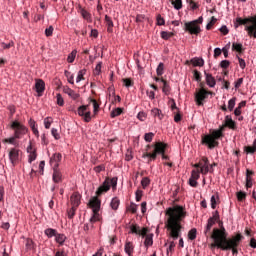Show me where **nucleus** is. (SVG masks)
Returning a JSON list of instances; mask_svg holds the SVG:
<instances>
[{
    "label": "nucleus",
    "instance_id": "f257e3e1",
    "mask_svg": "<svg viewBox=\"0 0 256 256\" xmlns=\"http://www.w3.org/2000/svg\"><path fill=\"white\" fill-rule=\"evenodd\" d=\"M229 234L225 227H223V222H221L220 228H214L211 235L213 243L210 245L211 249H221V251H232L233 255L239 254V245L243 241L244 237L241 233L228 238Z\"/></svg>",
    "mask_w": 256,
    "mask_h": 256
},
{
    "label": "nucleus",
    "instance_id": "f03ea898",
    "mask_svg": "<svg viewBox=\"0 0 256 256\" xmlns=\"http://www.w3.org/2000/svg\"><path fill=\"white\" fill-rule=\"evenodd\" d=\"M165 214L168 216L165 222V227L169 232L168 237L173 239V241H177V239L181 238V230L183 229L181 221L187 217V212L183 206L176 205L169 207Z\"/></svg>",
    "mask_w": 256,
    "mask_h": 256
},
{
    "label": "nucleus",
    "instance_id": "7ed1b4c3",
    "mask_svg": "<svg viewBox=\"0 0 256 256\" xmlns=\"http://www.w3.org/2000/svg\"><path fill=\"white\" fill-rule=\"evenodd\" d=\"M225 127H229V129H236L235 121H233L231 116L225 117V125H223L220 129L214 130L211 134L203 135L201 144L206 145L208 149H215V147L219 145L217 139H221V137H223Z\"/></svg>",
    "mask_w": 256,
    "mask_h": 256
},
{
    "label": "nucleus",
    "instance_id": "20e7f679",
    "mask_svg": "<svg viewBox=\"0 0 256 256\" xmlns=\"http://www.w3.org/2000/svg\"><path fill=\"white\" fill-rule=\"evenodd\" d=\"M239 25H245L244 30L247 32V35L252 39H256V16H251L248 18H236L235 27H239Z\"/></svg>",
    "mask_w": 256,
    "mask_h": 256
},
{
    "label": "nucleus",
    "instance_id": "39448f33",
    "mask_svg": "<svg viewBox=\"0 0 256 256\" xmlns=\"http://www.w3.org/2000/svg\"><path fill=\"white\" fill-rule=\"evenodd\" d=\"M10 129L14 131V136L17 139H23L24 135H27L29 129L19 121H12Z\"/></svg>",
    "mask_w": 256,
    "mask_h": 256
},
{
    "label": "nucleus",
    "instance_id": "423d86ee",
    "mask_svg": "<svg viewBox=\"0 0 256 256\" xmlns=\"http://www.w3.org/2000/svg\"><path fill=\"white\" fill-rule=\"evenodd\" d=\"M167 150V144L163 142H156L154 144L153 152H145L144 157H151V159H157V155H163Z\"/></svg>",
    "mask_w": 256,
    "mask_h": 256
},
{
    "label": "nucleus",
    "instance_id": "0eeeda50",
    "mask_svg": "<svg viewBox=\"0 0 256 256\" xmlns=\"http://www.w3.org/2000/svg\"><path fill=\"white\" fill-rule=\"evenodd\" d=\"M184 31L190 33V35H199L201 33V27L196 25L195 22H185Z\"/></svg>",
    "mask_w": 256,
    "mask_h": 256
},
{
    "label": "nucleus",
    "instance_id": "6e6552de",
    "mask_svg": "<svg viewBox=\"0 0 256 256\" xmlns=\"http://www.w3.org/2000/svg\"><path fill=\"white\" fill-rule=\"evenodd\" d=\"M201 89L195 93V102L198 107H202L203 101L207 99V90L200 84Z\"/></svg>",
    "mask_w": 256,
    "mask_h": 256
},
{
    "label": "nucleus",
    "instance_id": "1a4fd4ad",
    "mask_svg": "<svg viewBox=\"0 0 256 256\" xmlns=\"http://www.w3.org/2000/svg\"><path fill=\"white\" fill-rule=\"evenodd\" d=\"M21 153V150L17 148H11L8 153L9 161L15 167L17 163H19V155Z\"/></svg>",
    "mask_w": 256,
    "mask_h": 256
},
{
    "label": "nucleus",
    "instance_id": "9d476101",
    "mask_svg": "<svg viewBox=\"0 0 256 256\" xmlns=\"http://www.w3.org/2000/svg\"><path fill=\"white\" fill-rule=\"evenodd\" d=\"M111 189V185H109V178H106L103 184L98 187L96 191V196L101 197V195H105Z\"/></svg>",
    "mask_w": 256,
    "mask_h": 256
},
{
    "label": "nucleus",
    "instance_id": "9b49d317",
    "mask_svg": "<svg viewBox=\"0 0 256 256\" xmlns=\"http://www.w3.org/2000/svg\"><path fill=\"white\" fill-rule=\"evenodd\" d=\"M200 173H202V175H207L208 172L210 171L209 168V159H207V157H203L200 160Z\"/></svg>",
    "mask_w": 256,
    "mask_h": 256
},
{
    "label": "nucleus",
    "instance_id": "f8f14e48",
    "mask_svg": "<svg viewBox=\"0 0 256 256\" xmlns=\"http://www.w3.org/2000/svg\"><path fill=\"white\" fill-rule=\"evenodd\" d=\"M90 207L92 208L93 212H99L101 209V200H99V196L93 197L90 202Z\"/></svg>",
    "mask_w": 256,
    "mask_h": 256
},
{
    "label": "nucleus",
    "instance_id": "ddd939ff",
    "mask_svg": "<svg viewBox=\"0 0 256 256\" xmlns=\"http://www.w3.org/2000/svg\"><path fill=\"white\" fill-rule=\"evenodd\" d=\"M70 203L72 207L78 208L81 205V194L79 192H74L70 197Z\"/></svg>",
    "mask_w": 256,
    "mask_h": 256
},
{
    "label": "nucleus",
    "instance_id": "4468645a",
    "mask_svg": "<svg viewBox=\"0 0 256 256\" xmlns=\"http://www.w3.org/2000/svg\"><path fill=\"white\" fill-rule=\"evenodd\" d=\"M63 156L61 153H55L51 158H50V164L53 165L54 169H57L59 167V163Z\"/></svg>",
    "mask_w": 256,
    "mask_h": 256
},
{
    "label": "nucleus",
    "instance_id": "2eb2a0df",
    "mask_svg": "<svg viewBox=\"0 0 256 256\" xmlns=\"http://www.w3.org/2000/svg\"><path fill=\"white\" fill-rule=\"evenodd\" d=\"M213 225H215V223H213V220H208L207 221V225L204 229L205 237H207V238L210 237V239H211V236L213 235V231L211 232V229L213 228Z\"/></svg>",
    "mask_w": 256,
    "mask_h": 256
},
{
    "label": "nucleus",
    "instance_id": "dca6fc26",
    "mask_svg": "<svg viewBox=\"0 0 256 256\" xmlns=\"http://www.w3.org/2000/svg\"><path fill=\"white\" fill-rule=\"evenodd\" d=\"M63 92L66 93V95L70 96L71 99H73L74 101H76V99H79V93H76L73 89L67 86L63 88Z\"/></svg>",
    "mask_w": 256,
    "mask_h": 256
},
{
    "label": "nucleus",
    "instance_id": "f3484780",
    "mask_svg": "<svg viewBox=\"0 0 256 256\" xmlns=\"http://www.w3.org/2000/svg\"><path fill=\"white\" fill-rule=\"evenodd\" d=\"M204 75L206 77V83L207 85H209L210 87H215V85H217V81L215 80V77H213L212 74H209L207 72H204Z\"/></svg>",
    "mask_w": 256,
    "mask_h": 256
},
{
    "label": "nucleus",
    "instance_id": "a211bd4d",
    "mask_svg": "<svg viewBox=\"0 0 256 256\" xmlns=\"http://www.w3.org/2000/svg\"><path fill=\"white\" fill-rule=\"evenodd\" d=\"M35 89H36V92L41 95V93L45 91V82L42 79L36 80Z\"/></svg>",
    "mask_w": 256,
    "mask_h": 256
},
{
    "label": "nucleus",
    "instance_id": "6ab92c4d",
    "mask_svg": "<svg viewBox=\"0 0 256 256\" xmlns=\"http://www.w3.org/2000/svg\"><path fill=\"white\" fill-rule=\"evenodd\" d=\"M52 179L54 183H61V181H63V175L57 168H54Z\"/></svg>",
    "mask_w": 256,
    "mask_h": 256
},
{
    "label": "nucleus",
    "instance_id": "aec40b11",
    "mask_svg": "<svg viewBox=\"0 0 256 256\" xmlns=\"http://www.w3.org/2000/svg\"><path fill=\"white\" fill-rule=\"evenodd\" d=\"M124 251L129 256L133 255V251H135V246L133 245V242H126L124 246Z\"/></svg>",
    "mask_w": 256,
    "mask_h": 256
},
{
    "label": "nucleus",
    "instance_id": "412c9836",
    "mask_svg": "<svg viewBox=\"0 0 256 256\" xmlns=\"http://www.w3.org/2000/svg\"><path fill=\"white\" fill-rule=\"evenodd\" d=\"M190 63H192L194 67H203V65H205V60L195 57L190 60Z\"/></svg>",
    "mask_w": 256,
    "mask_h": 256
},
{
    "label": "nucleus",
    "instance_id": "4be33fe9",
    "mask_svg": "<svg viewBox=\"0 0 256 256\" xmlns=\"http://www.w3.org/2000/svg\"><path fill=\"white\" fill-rule=\"evenodd\" d=\"M79 13H80L81 16L83 17V19H85L86 21H88V23H91V21H92V19H91V13H89L85 8L80 7Z\"/></svg>",
    "mask_w": 256,
    "mask_h": 256
},
{
    "label": "nucleus",
    "instance_id": "5701e85b",
    "mask_svg": "<svg viewBox=\"0 0 256 256\" xmlns=\"http://www.w3.org/2000/svg\"><path fill=\"white\" fill-rule=\"evenodd\" d=\"M151 115L152 117H157L160 121L163 119L164 115H163V111H161V109L159 108H153L151 110Z\"/></svg>",
    "mask_w": 256,
    "mask_h": 256
},
{
    "label": "nucleus",
    "instance_id": "b1692460",
    "mask_svg": "<svg viewBox=\"0 0 256 256\" xmlns=\"http://www.w3.org/2000/svg\"><path fill=\"white\" fill-rule=\"evenodd\" d=\"M105 22H106L108 33H113L114 24H113V20L111 19V17L106 15L105 16Z\"/></svg>",
    "mask_w": 256,
    "mask_h": 256
},
{
    "label": "nucleus",
    "instance_id": "393cba45",
    "mask_svg": "<svg viewBox=\"0 0 256 256\" xmlns=\"http://www.w3.org/2000/svg\"><path fill=\"white\" fill-rule=\"evenodd\" d=\"M119 205H121V201L119 200V198L114 197L110 203L111 209H113L114 211H117V209H119Z\"/></svg>",
    "mask_w": 256,
    "mask_h": 256
},
{
    "label": "nucleus",
    "instance_id": "a878e982",
    "mask_svg": "<svg viewBox=\"0 0 256 256\" xmlns=\"http://www.w3.org/2000/svg\"><path fill=\"white\" fill-rule=\"evenodd\" d=\"M160 36H161V39H164V41H169V39H171V37H175V33L162 31V32H160Z\"/></svg>",
    "mask_w": 256,
    "mask_h": 256
},
{
    "label": "nucleus",
    "instance_id": "bb28decb",
    "mask_svg": "<svg viewBox=\"0 0 256 256\" xmlns=\"http://www.w3.org/2000/svg\"><path fill=\"white\" fill-rule=\"evenodd\" d=\"M57 230L53 228H47L44 231V234L48 237V239H51V237H56L57 236Z\"/></svg>",
    "mask_w": 256,
    "mask_h": 256
},
{
    "label": "nucleus",
    "instance_id": "cd10ccee",
    "mask_svg": "<svg viewBox=\"0 0 256 256\" xmlns=\"http://www.w3.org/2000/svg\"><path fill=\"white\" fill-rule=\"evenodd\" d=\"M66 240H67V236H65V234L57 233L55 236V241L56 243H59V245H63Z\"/></svg>",
    "mask_w": 256,
    "mask_h": 256
},
{
    "label": "nucleus",
    "instance_id": "c85d7f7f",
    "mask_svg": "<svg viewBox=\"0 0 256 256\" xmlns=\"http://www.w3.org/2000/svg\"><path fill=\"white\" fill-rule=\"evenodd\" d=\"M170 2H171V5H173L174 9H176V11L183 9V1L182 0H170Z\"/></svg>",
    "mask_w": 256,
    "mask_h": 256
},
{
    "label": "nucleus",
    "instance_id": "c756f323",
    "mask_svg": "<svg viewBox=\"0 0 256 256\" xmlns=\"http://www.w3.org/2000/svg\"><path fill=\"white\" fill-rule=\"evenodd\" d=\"M161 82L163 83V93H165V95H169V93H171V87L169 86V83L166 82V80L163 78L161 79Z\"/></svg>",
    "mask_w": 256,
    "mask_h": 256
},
{
    "label": "nucleus",
    "instance_id": "7c9ffc66",
    "mask_svg": "<svg viewBox=\"0 0 256 256\" xmlns=\"http://www.w3.org/2000/svg\"><path fill=\"white\" fill-rule=\"evenodd\" d=\"M87 73V69H82L78 72L76 83H81V81H85V74Z\"/></svg>",
    "mask_w": 256,
    "mask_h": 256
},
{
    "label": "nucleus",
    "instance_id": "2f4dec72",
    "mask_svg": "<svg viewBox=\"0 0 256 256\" xmlns=\"http://www.w3.org/2000/svg\"><path fill=\"white\" fill-rule=\"evenodd\" d=\"M232 51H237V53H243V44L241 43H232Z\"/></svg>",
    "mask_w": 256,
    "mask_h": 256
},
{
    "label": "nucleus",
    "instance_id": "473e14b6",
    "mask_svg": "<svg viewBox=\"0 0 256 256\" xmlns=\"http://www.w3.org/2000/svg\"><path fill=\"white\" fill-rule=\"evenodd\" d=\"M145 247H151L153 245V234H148L144 241Z\"/></svg>",
    "mask_w": 256,
    "mask_h": 256
},
{
    "label": "nucleus",
    "instance_id": "72a5a7b5",
    "mask_svg": "<svg viewBox=\"0 0 256 256\" xmlns=\"http://www.w3.org/2000/svg\"><path fill=\"white\" fill-rule=\"evenodd\" d=\"M188 239H190V241H195L197 239V229L196 228H192L188 232Z\"/></svg>",
    "mask_w": 256,
    "mask_h": 256
},
{
    "label": "nucleus",
    "instance_id": "f704fd0d",
    "mask_svg": "<svg viewBox=\"0 0 256 256\" xmlns=\"http://www.w3.org/2000/svg\"><path fill=\"white\" fill-rule=\"evenodd\" d=\"M139 231H141V227H139V225L137 224H132L130 225V232L134 235H139Z\"/></svg>",
    "mask_w": 256,
    "mask_h": 256
},
{
    "label": "nucleus",
    "instance_id": "c9c22d12",
    "mask_svg": "<svg viewBox=\"0 0 256 256\" xmlns=\"http://www.w3.org/2000/svg\"><path fill=\"white\" fill-rule=\"evenodd\" d=\"M29 126H30V128L32 129L34 135H37V136H38V135H39V130H37V126H36L35 120L30 119V121H29Z\"/></svg>",
    "mask_w": 256,
    "mask_h": 256
},
{
    "label": "nucleus",
    "instance_id": "e433bc0d",
    "mask_svg": "<svg viewBox=\"0 0 256 256\" xmlns=\"http://www.w3.org/2000/svg\"><path fill=\"white\" fill-rule=\"evenodd\" d=\"M89 109V105H82L78 108V115L80 117H83L85 115V113L88 111Z\"/></svg>",
    "mask_w": 256,
    "mask_h": 256
},
{
    "label": "nucleus",
    "instance_id": "4c0bfd02",
    "mask_svg": "<svg viewBox=\"0 0 256 256\" xmlns=\"http://www.w3.org/2000/svg\"><path fill=\"white\" fill-rule=\"evenodd\" d=\"M75 213H77V207L72 206L70 209L67 210L68 219H73V217H75Z\"/></svg>",
    "mask_w": 256,
    "mask_h": 256
},
{
    "label": "nucleus",
    "instance_id": "58836bf2",
    "mask_svg": "<svg viewBox=\"0 0 256 256\" xmlns=\"http://www.w3.org/2000/svg\"><path fill=\"white\" fill-rule=\"evenodd\" d=\"M121 113H123V108H115L111 114H110V117L112 119H115V117H119V115H121Z\"/></svg>",
    "mask_w": 256,
    "mask_h": 256
},
{
    "label": "nucleus",
    "instance_id": "ea45409f",
    "mask_svg": "<svg viewBox=\"0 0 256 256\" xmlns=\"http://www.w3.org/2000/svg\"><path fill=\"white\" fill-rule=\"evenodd\" d=\"M244 151H246V153H250V154L255 153V151H256V139L254 140L253 145L252 146H246Z\"/></svg>",
    "mask_w": 256,
    "mask_h": 256
},
{
    "label": "nucleus",
    "instance_id": "a19ab883",
    "mask_svg": "<svg viewBox=\"0 0 256 256\" xmlns=\"http://www.w3.org/2000/svg\"><path fill=\"white\" fill-rule=\"evenodd\" d=\"M236 197L238 201H245V199H247V193L243 192V191H239L236 193Z\"/></svg>",
    "mask_w": 256,
    "mask_h": 256
},
{
    "label": "nucleus",
    "instance_id": "79ce46f5",
    "mask_svg": "<svg viewBox=\"0 0 256 256\" xmlns=\"http://www.w3.org/2000/svg\"><path fill=\"white\" fill-rule=\"evenodd\" d=\"M90 102L92 103L93 105V113L94 115H97V113H99V103H97V100L95 99H90Z\"/></svg>",
    "mask_w": 256,
    "mask_h": 256
},
{
    "label": "nucleus",
    "instance_id": "37998d69",
    "mask_svg": "<svg viewBox=\"0 0 256 256\" xmlns=\"http://www.w3.org/2000/svg\"><path fill=\"white\" fill-rule=\"evenodd\" d=\"M141 185H142L143 189H147V187H149V185H151V179H149V177H144L141 181Z\"/></svg>",
    "mask_w": 256,
    "mask_h": 256
},
{
    "label": "nucleus",
    "instance_id": "c03bdc74",
    "mask_svg": "<svg viewBox=\"0 0 256 256\" xmlns=\"http://www.w3.org/2000/svg\"><path fill=\"white\" fill-rule=\"evenodd\" d=\"M17 138H15V135L10 138H5L2 140V143H9L10 145H17V142L15 141Z\"/></svg>",
    "mask_w": 256,
    "mask_h": 256
},
{
    "label": "nucleus",
    "instance_id": "a18cd8bd",
    "mask_svg": "<svg viewBox=\"0 0 256 256\" xmlns=\"http://www.w3.org/2000/svg\"><path fill=\"white\" fill-rule=\"evenodd\" d=\"M164 69H165V65L163 64V62H160L156 69V73H157L158 77H161V75H163Z\"/></svg>",
    "mask_w": 256,
    "mask_h": 256
},
{
    "label": "nucleus",
    "instance_id": "49530a36",
    "mask_svg": "<svg viewBox=\"0 0 256 256\" xmlns=\"http://www.w3.org/2000/svg\"><path fill=\"white\" fill-rule=\"evenodd\" d=\"M53 123V118L47 117L44 119V127L45 129H51V124Z\"/></svg>",
    "mask_w": 256,
    "mask_h": 256
},
{
    "label": "nucleus",
    "instance_id": "de8ad7c7",
    "mask_svg": "<svg viewBox=\"0 0 256 256\" xmlns=\"http://www.w3.org/2000/svg\"><path fill=\"white\" fill-rule=\"evenodd\" d=\"M75 57H77V50H73L67 58L68 63H73L75 61Z\"/></svg>",
    "mask_w": 256,
    "mask_h": 256
},
{
    "label": "nucleus",
    "instance_id": "09e8293b",
    "mask_svg": "<svg viewBox=\"0 0 256 256\" xmlns=\"http://www.w3.org/2000/svg\"><path fill=\"white\" fill-rule=\"evenodd\" d=\"M200 173V170H192L190 179H194L197 181L201 177Z\"/></svg>",
    "mask_w": 256,
    "mask_h": 256
},
{
    "label": "nucleus",
    "instance_id": "8fccbe9b",
    "mask_svg": "<svg viewBox=\"0 0 256 256\" xmlns=\"http://www.w3.org/2000/svg\"><path fill=\"white\" fill-rule=\"evenodd\" d=\"M153 137H155V134L152 132L146 133L144 135V139H145L146 143H151L153 141Z\"/></svg>",
    "mask_w": 256,
    "mask_h": 256
},
{
    "label": "nucleus",
    "instance_id": "3c124183",
    "mask_svg": "<svg viewBox=\"0 0 256 256\" xmlns=\"http://www.w3.org/2000/svg\"><path fill=\"white\" fill-rule=\"evenodd\" d=\"M235 101H237V98L233 97L228 101V109L229 111H233L235 109Z\"/></svg>",
    "mask_w": 256,
    "mask_h": 256
},
{
    "label": "nucleus",
    "instance_id": "603ef678",
    "mask_svg": "<svg viewBox=\"0 0 256 256\" xmlns=\"http://www.w3.org/2000/svg\"><path fill=\"white\" fill-rule=\"evenodd\" d=\"M186 3L190 5L192 11H195V9H199V5L193 0H186Z\"/></svg>",
    "mask_w": 256,
    "mask_h": 256
},
{
    "label": "nucleus",
    "instance_id": "864d4df0",
    "mask_svg": "<svg viewBox=\"0 0 256 256\" xmlns=\"http://www.w3.org/2000/svg\"><path fill=\"white\" fill-rule=\"evenodd\" d=\"M215 23H217V18H215V16H212L211 21L206 25L207 31H210Z\"/></svg>",
    "mask_w": 256,
    "mask_h": 256
},
{
    "label": "nucleus",
    "instance_id": "5fc2aeb1",
    "mask_svg": "<svg viewBox=\"0 0 256 256\" xmlns=\"http://www.w3.org/2000/svg\"><path fill=\"white\" fill-rule=\"evenodd\" d=\"M35 159H37V152L35 150H33V152L29 153L28 161H29V163H33V161H35Z\"/></svg>",
    "mask_w": 256,
    "mask_h": 256
},
{
    "label": "nucleus",
    "instance_id": "6e6d98bb",
    "mask_svg": "<svg viewBox=\"0 0 256 256\" xmlns=\"http://www.w3.org/2000/svg\"><path fill=\"white\" fill-rule=\"evenodd\" d=\"M208 220H211L214 224L219 221V211L213 212L212 217H210Z\"/></svg>",
    "mask_w": 256,
    "mask_h": 256
},
{
    "label": "nucleus",
    "instance_id": "4d7b16f0",
    "mask_svg": "<svg viewBox=\"0 0 256 256\" xmlns=\"http://www.w3.org/2000/svg\"><path fill=\"white\" fill-rule=\"evenodd\" d=\"M175 246H176L175 241H170L169 247L167 248V255L175 251Z\"/></svg>",
    "mask_w": 256,
    "mask_h": 256
},
{
    "label": "nucleus",
    "instance_id": "13d9d810",
    "mask_svg": "<svg viewBox=\"0 0 256 256\" xmlns=\"http://www.w3.org/2000/svg\"><path fill=\"white\" fill-rule=\"evenodd\" d=\"M99 221V212H93V216L90 218V223H97Z\"/></svg>",
    "mask_w": 256,
    "mask_h": 256
},
{
    "label": "nucleus",
    "instance_id": "bf43d9fd",
    "mask_svg": "<svg viewBox=\"0 0 256 256\" xmlns=\"http://www.w3.org/2000/svg\"><path fill=\"white\" fill-rule=\"evenodd\" d=\"M122 81L125 87H133V80L131 78H124Z\"/></svg>",
    "mask_w": 256,
    "mask_h": 256
},
{
    "label": "nucleus",
    "instance_id": "052dcab7",
    "mask_svg": "<svg viewBox=\"0 0 256 256\" xmlns=\"http://www.w3.org/2000/svg\"><path fill=\"white\" fill-rule=\"evenodd\" d=\"M193 75L194 79L198 81V83L201 82V72H199V70H194Z\"/></svg>",
    "mask_w": 256,
    "mask_h": 256
},
{
    "label": "nucleus",
    "instance_id": "680f3d73",
    "mask_svg": "<svg viewBox=\"0 0 256 256\" xmlns=\"http://www.w3.org/2000/svg\"><path fill=\"white\" fill-rule=\"evenodd\" d=\"M156 21L158 26L165 25V19L161 17V14L157 15Z\"/></svg>",
    "mask_w": 256,
    "mask_h": 256
},
{
    "label": "nucleus",
    "instance_id": "e2e57ef3",
    "mask_svg": "<svg viewBox=\"0 0 256 256\" xmlns=\"http://www.w3.org/2000/svg\"><path fill=\"white\" fill-rule=\"evenodd\" d=\"M128 211H131L133 214L137 213V204L132 202L128 207Z\"/></svg>",
    "mask_w": 256,
    "mask_h": 256
},
{
    "label": "nucleus",
    "instance_id": "0e129e2a",
    "mask_svg": "<svg viewBox=\"0 0 256 256\" xmlns=\"http://www.w3.org/2000/svg\"><path fill=\"white\" fill-rule=\"evenodd\" d=\"M147 233H149V229L143 228V229H140L138 235H140L141 237H145V238H146L147 235H149V234H147Z\"/></svg>",
    "mask_w": 256,
    "mask_h": 256
},
{
    "label": "nucleus",
    "instance_id": "69168bd1",
    "mask_svg": "<svg viewBox=\"0 0 256 256\" xmlns=\"http://www.w3.org/2000/svg\"><path fill=\"white\" fill-rule=\"evenodd\" d=\"M83 117H84L85 123H89L91 121V111L86 110V113Z\"/></svg>",
    "mask_w": 256,
    "mask_h": 256
},
{
    "label": "nucleus",
    "instance_id": "338daca9",
    "mask_svg": "<svg viewBox=\"0 0 256 256\" xmlns=\"http://www.w3.org/2000/svg\"><path fill=\"white\" fill-rule=\"evenodd\" d=\"M135 195H136V201L139 202V201H141V199L143 197V191L142 190H137L135 192Z\"/></svg>",
    "mask_w": 256,
    "mask_h": 256
},
{
    "label": "nucleus",
    "instance_id": "774afa93",
    "mask_svg": "<svg viewBox=\"0 0 256 256\" xmlns=\"http://www.w3.org/2000/svg\"><path fill=\"white\" fill-rule=\"evenodd\" d=\"M109 185L110 187H113V189H115V187H117V178H111L109 179Z\"/></svg>",
    "mask_w": 256,
    "mask_h": 256
}]
</instances>
